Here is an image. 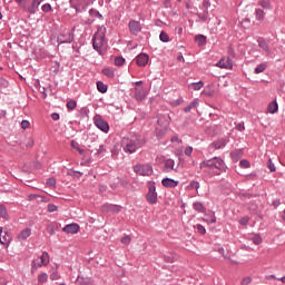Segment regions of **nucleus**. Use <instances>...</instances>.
Instances as JSON below:
<instances>
[{
    "label": "nucleus",
    "mask_w": 285,
    "mask_h": 285,
    "mask_svg": "<svg viewBox=\"0 0 285 285\" xmlns=\"http://www.w3.org/2000/svg\"><path fill=\"white\" fill-rule=\"evenodd\" d=\"M146 140L138 134L129 132L121 139V148L127 155H135L139 148H144Z\"/></svg>",
    "instance_id": "1"
},
{
    "label": "nucleus",
    "mask_w": 285,
    "mask_h": 285,
    "mask_svg": "<svg viewBox=\"0 0 285 285\" xmlns=\"http://www.w3.org/2000/svg\"><path fill=\"white\" fill-rule=\"evenodd\" d=\"M107 29L105 26H100L97 32L92 37V48L98 55H106V48L108 47V40H106Z\"/></svg>",
    "instance_id": "2"
},
{
    "label": "nucleus",
    "mask_w": 285,
    "mask_h": 285,
    "mask_svg": "<svg viewBox=\"0 0 285 285\" xmlns=\"http://www.w3.org/2000/svg\"><path fill=\"white\" fill-rule=\"evenodd\" d=\"M200 168L202 170H204V168H209V170H216L214 171V175H222V173H225L226 170V163L219 157H214L200 163Z\"/></svg>",
    "instance_id": "3"
},
{
    "label": "nucleus",
    "mask_w": 285,
    "mask_h": 285,
    "mask_svg": "<svg viewBox=\"0 0 285 285\" xmlns=\"http://www.w3.org/2000/svg\"><path fill=\"white\" fill-rule=\"evenodd\" d=\"M148 193L146 195V199L148 204L151 206H155L157 202H159L158 194H157V186L155 185V181H148L147 184Z\"/></svg>",
    "instance_id": "4"
},
{
    "label": "nucleus",
    "mask_w": 285,
    "mask_h": 285,
    "mask_svg": "<svg viewBox=\"0 0 285 285\" xmlns=\"http://www.w3.org/2000/svg\"><path fill=\"white\" fill-rule=\"evenodd\" d=\"M134 173H136V175H140V177H150L154 173L153 165L137 164L134 166Z\"/></svg>",
    "instance_id": "5"
},
{
    "label": "nucleus",
    "mask_w": 285,
    "mask_h": 285,
    "mask_svg": "<svg viewBox=\"0 0 285 285\" xmlns=\"http://www.w3.org/2000/svg\"><path fill=\"white\" fill-rule=\"evenodd\" d=\"M70 6L73 10H76V14H79L88 10L90 2L88 0H76V2L75 0H70Z\"/></svg>",
    "instance_id": "6"
},
{
    "label": "nucleus",
    "mask_w": 285,
    "mask_h": 285,
    "mask_svg": "<svg viewBox=\"0 0 285 285\" xmlns=\"http://www.w3.org/2000/svg\"><path fill=\"white\" fill-rule=\"evenodd\" d=\"M45 1L46 0H32L29 4H22V10L29 14H37L39 12V6H41V3Z\"/></svg>",
    "instance_id": "7"
},
{
    "label": "nucleus",
    "mask_w": 285,
    "mask_h": 285,
    "mask_svg": "<svg viewBox=\"0 0 285 285\" xmlns=\"http://www.w3.org/2000/svg\"><path fill=\"white\" fill-rule=\"evenodd\" d=\"M75 28H72V30L70 32H63V33H59L57 41H58V46H61L63 43H72V41H75Z\"/></svg>",
    "instance_id": "8"
},
{
    "label": "nucleus",
    "mask_w": 285,
    "mask_h": 285,
    "mask_svg": "<svg viewBox=\"0 0 285 285\" xmlns=\"http://www.w3.org/2000/svg\"><path fill=\"white\" fill-rule=\"evenodd\" d=\"M94 124L102 132H109V130H110V125H108V121L104 120L101 115H97L94 117Z\"/></svg>",
    "instance_id": "9"
},
{
    "label": "nucleus",
    "mask_w": 285,
    "mask_h": 285,
    "mask_svg": "<svg viewBox=\"0 0 285 285\" xmlns=\"http://www.w3.org/2000/svg\"><path fill=\"white\" fill-rule=\"evenodd\" d=\"M228 141H230L229 138H219L209 145V149L210 150H222V149L226 148V146L228 145Z\"/></svg>",
    "instance_id": "10"
},
{
    "label": "nucleus",
    "mask_w": 285,
    "mask_h": 285,
    "mask_svg": "<svg viewBox=\"0 0 285 285\" xmlns=\"http://www.w3.org/2000/svg\"><path fill=\"white\" fill-rule=\"evenodd\" d=\"M101 210L102 213H111L112 215H117V213H121V206L106 203L101 206Z\"/></svg>",
    "instance_id": "11"
},
{
    "label": "nucleus",
    "mask_w": 285,
    "mask_h": 285,
    "mask_svg": "<svg viewBox=\"0 0 285 285\" xmlns=\"http://www.w3.org/2000/svg\"><path fill=\"white\" fill-rule=\"evenodd\" d=\"M216 67L223 70H233V60L230 57H223L220 61L216 62Z\"/></svg>",
    "instance_id": "12"
},
{
    "label": "nucleus",
    "mask_w": 285,
    "mask_h": 285,
    "mask_svg": "<svg viewBox=\"0 0 285 285\" xmlns=\"http://www.w3.org/2000/svg\"><path fill=\"white\" fill-rule=\"evenodd\" d=\"M128 28L130 35H135V37H137V35H139V32H141L142 30L141 22L137 20H130L128 23Z\"/></svg>",
    "instance_id": "13"
},
{
    "label": "nucleus",
    "mask_w": 285,
    "mask_h": 285,
    "mask_svg": "<svg viewBox=\"0 0 285 285\" xmlns=\"http://www.w3.org/2000/svg\"><path fill=\"white\" fill-rule=\"evenodd\" d=\"M148 61H150V57L147 53H140L136 57V63L139 68L148 66Z\"/></svg>",
    "instance_id": "14"
},
{
    "label": "nucleus",
    "mask_w": 285,
    "mask_h": 285,
    "mask_svg": "<svg viewBox=\"0 0 285 285\" xmlns=\"http://www.w3.org/2000/svg\"><path fill=\"white\" fill-rule=\"evenodd\" d=\"M79 224L77 223H72V224H68L66 225L62 230L63 233H67V235H77V233H79Z\"/></svg>",
    "instance_id": "15"
},
{
    "label": "nucleus",
    "mask_w": 285,
    "mask_h": 285,
    "mask_svg": "<svg viewBox=\"0 0 285 285\" xmlns=\"http://www.w3.org/2000/svg\"><path fill=\"white\" fill-rule=\"evenodd\" d=\"M161 184L165 186V188H177V186H179V180H175L173 178H163Z\"/></svg>",
    "instance_id": "16"
},
{
    "label": "nucleus",
    "mask_w": 285,
    "mask_h": 285,
    "mask_svg": "<svg viewBox=\"0 0 285 285\" xmlns=\"http://www.w3.org/2000/svg\"><path fill=\"white\" fill-rule=\"evenodd\" d=\"M247 242H253V244H255V246H259V244H262L263 239L259 234H248Z\"/></svg>",
    "instance_id": "17"
},
{
    "label": "nucleus",
    "mask_w": 285,
    "mask_h": 285,
    "mask_svg": "<svg viewBox=\"0 0 285 285\" xmlns=\"http://www.w3.org/2000/svg\"><path fill=\"white\" fill-rule=\"evenodd\" d=\"M3 233V228H0V244H2V246H10V234H8V232L4 233L3 237L1 238V234Z\"/></svg>",
    "instance_id": "18"
},
{
    "label": "nucleus",
    "mask_w": 285,
    "mask_h": 285,
    "mask_svg": "<svg viewBox=\"0 0 285 285\" xmlns=\"http://www.w3.org/2000/svg\"><path fill=\"white\" fill-rule=\"evenodd\" d=\"M164 168L166 173H173V170H177L175 169V160L170 158L165 160Z\"/></svg>",
    "instance_id": "19"
},
{
    "label": "nucleus",
    "mask_w": 285,
    "mask_h": 285,
    "mask_svg": "<svg viewBox=\"0 0 285 285\" xmlns=\"http://www.w3.org/2000/svg\"><path fill=\"white\" fill-rule=\"evenodd\" d=\"M258 48H262L264 52H271V48L268 47V42L264 38L257 39Z\"/></svg>",
    "instance_id": "20"
},
{
    "label": "nucleus",
    "mask_w": 285,
    "mask_h": 285,
    "mask_svg": "<svg viewBox=\"0 0 285 285\" xmlns=\"http://www.w3.org/2000/svg\"><path fill=\"white\" fill-rule=\"evenodd\" d=\"M135 99L137 101H144L146 99V92L141 88H136L135 89Z\"/></svg>",
    "instance_id": "21"
},
{
    "label": "nucleus",
    "mask_w": 285,
    "mask_h": 285,
    "mask_svg": "<svg viewBox=\"0 0 285 285\" xmlns=\"http://www.w3.org/2000/svg\"><path fill=\"white\" fill-rule=\"evenodd\" d=\"M57 230H59V223H50L49 225H47V233L49 235H55Z\"/></svg>",
    "instance_id": "22"
},
{
    "label": "nucleus",
    "mask_w": 285,
    "mask_h": 285,
    "mask_svg": "<svg viewBox=\"0 0 285 285\" xmlns=\"http://www.w3.org/2000/svg\"><path fill=\"white\" fill-rule=\"evenodd\" d=\"M32 235V229L30 227H27L26 229L21 230V233L18 235V239H28Z\"/></svg>",
    "instance_id": "23"
},
{
    "label": "nucleus",
    "mask_w": 285,
    "mask_h": 285,
    "mask_svg": "<svg viewBox=\"0 0 285 285\" xmlns=\"http://www.w3.org/2000/svg\"><path fill=\"white\" fill-rule=\"evenodd\" d=\"M267 110L268 112H271V115H275V112L279 110V105H277V100L269 102Z\"/></svg>",
    "instance_id": "24"
},
{
    "label": "nucleus",
    "mask_w": 285,
    "mask_h": 285,
    "mask_svg": "<svg viewBox=\"0 0 285 285\" xmlns=\"http://www.w3.org/2000/svg\"><path fill=\"white\" fill-rule=\"evenodd\" d=\"M255 17H256V21H264L265 17H266V13L264 12V9H259V8H256L255 9Z\"/></svg>",
    "instance_id": "25"
},
{
    "label": "nucleus",
    "mask_w": 285,
    "mask_h": 285,
    "mask_svg": "<svg viewBox=\"0 0 285 285\" xmlns=\"http://www.w3.org/2000/svg\"><path fill=\"white\" fill-rule=\"evenodd\" d=\"M258 6L263 8V10H273V4L271 0H258Z\"/></svg>",
    "instance_id": "26"
},
{
    "label": "nucleus",
    "mask_w": 285,
    "mask_h": 285,
    "mask_svg": "<svg viewBox=\"0 0 285 285\" xmlns=\"http://www.w3.org/2000/svg\"><path fill=\"white\" fill-rule=\"evenodd\" d=\"M39 261L43 266H48V264H50V255L47 252H43L40 255Z\"/></svg>",
    "instance_id": "27"
},
{
    "label": "nucleus",
    "mask_w": 285,
    "mask_h": 285,
    "mask_svg": "<svg viewBox=\"0 0 285 285\" xmlns=\"http://www.w3.org/2000/svg\"><path fill=\"white\" fill-rule=\"evenodd\" d=\"M267 68H268V63L263 62L256 66V68L254 69V72L255 75H262V72H264Z\"/></svg>",
    "instance_id": "28"
},
{
    "label": "nucleus",
    "mask_w": 285,
    "mask_h": 285,
    "mask_svg": "<svg viewBox=\"0 0 285 285\" xmlns=\"http://www.w3.org/2000/svg\"><path fill=\"white\" fill-rule=\"evenodd\" d=\"M193 208L197 213H206V207L204 206V204L202 202H195L193 204Z\"/></svg>",
    "instance_id": "29"
},
{
    "label": "nucleus",
    "mask_w": 285,
    "mask_h": 285,
    "mask_svg": "<svg viewBox=\"0 0 285 285\" xmlns=\"http://www.w3.org/2000/svg\"><path fill=\"white\" fill-rule=\"evenodd\" d=\"M102 75H105V77H108L109 79H115V68H105L102 69Z\"/></svg>",
    "instance_id": "30"
},
{
    "label": "nucleus",
    "mask_w": 285,
    "mask_h": 285,
    "mask_svg": "<svg viewBox=\"0 0 285 285\" xmlns=\"http://www.w3.org/2000/svg\"><path fill=\"white\" fill-rule=\"evenodd\" d=\"M89 17H95L96 19H100V21H104V14H101L99 10L94 8L89 10Z\"/></svg>",
    "instance_id": "31"
},
{
    "label": "nucleus",
    "mask_w": 285,
    "mask_h": 285,
    "mask_svg": "<svg viewBox=\"0 0 285 285\" xmlns=\"http://www.w3.org/2000/svg\"><path fill=\"white\" fill-rule=\"evenodd\" d=\"M0 219H10V216L8 215V209L4 205H0Z\"/></svg>",
    "instance_id": "32"
},
{
    "label": "nucleus",
    "mask_w": 285,
    "mask_h": 285,
    "mask_svg": "<svg viewBox=\"0 0 285 285\" xmlns=\"http://www.w3.org/2000/svg\"><path fill=\"white\" fill-rule=\"evenodd\" d=\"M97 90L98 92H101L102 95L108 92V86L104 83L102 81L97 82Z\"/></svg>",
    "instance_id": "33"
},
{
    "label": "nucleus",
    "mask_w": 285,
    "mask_h": 285,
    "mask_svg": "<svg viewBox=\"0 0 285 285\" xmlns=\"http://www.w3.org/2000/svg\"><path fill=\"white\" fill-rule=\"evenodd\" d=\"M70 146H71V148H73V150H77L79 153V155L86 154V150H83L82 148L79 147V142L71 140Z\"/></svg>",
    "instance_id": "34"
},
{
    "label": "nucleus",
    "mask_w": 285,
    "mask_h": 285,
    "mask_svg": "<svg viewBox=\"0 0 285 285\" xmlns=\"http://www.w3.org/2000/svg\"><path fill=\"white\" fill-rule=\"evenodd\" d=\"M126 65V58L118 56L115 58V66H117L118 68H121V66Z\"/></svg>",
    "instance_id": "35"
},
{
    "label": "nucleus",
    "mask_w": 285,
    "mask_h": 285,
    "mask_svg": "<svg viewBox=\"0 0 285 285\" xmlns=\"http://www.w3.org/2000/svg\"><path fill=\"white\" fill-rule=\"evenodd\" d=\"M195 41L198 43V46H204L206 43V36L198 35L195 37Z\"/></svg>",
    "instance_id": "36"
},
{
    "label": "nucleus",
    "mask_w": 285,
    "mask_h": 285,
    "mask_svg": "<svg viewBox=\"0 0 285 285\" xmlns=\"http://www.w3.org/2000/svg\"><path fill=\"white\" fill-rule=\"evenodd\" d=\"M159 40L163 43H168L170 41V37H168V33H166L165 31H161L159 35Z\"/></svg>",
    "instance_id": "37"
},
{
    "label": "nucleus",
    "mask_w": 285,
    "mask_h": 285,
    "mask_svg": "<svg viewBox=\"0 0 285 285\" xmlns=\"http://www.w3.org/2000/svg\"><path fill=\"white\" fill-rule=\"evenodd\" d=\"M190 87L193 90H202L204 88V81L193 82Z\"/></svg>",
    "instance_id": "38"
},
{
    "label": "nucleus",
    "mask_w": 285,
    "mask_h": 285,
    "mask_svg": "<svg viewBox=\"0 0 285 285\" xmlns=\"http://www.w3.org/2000/svg\"><path fill=\"white\" fill-rule=\"evenodd\" d=\"M38 282H39V284H46V282H48V274L47 273H41L38 276Z\"/></svg>",
    "instance_id": "39"
},
{
    "label": "nucleus",
    "mask_w": 285,
    "mask_h": 285,
    "mask_svg": "<svg viewBox=\"0 0 285 285\" xmlns=\"http://www.w3.org/2000/svg\"><path fill=\"white\" fill-rule=\"evenodd\" d=\"M41 266H43V264H41L39 258L32 261V269L37 271V268H41Z\"/></svg>",
    "instance_id": "40"
},
{
    "label": "nucleus",
    "mask_w": 285,
    "mask_h": 285,
    "mask_svg": "<svg viewBox=\"0 0 285 285\" xmlns=\"http://www.w3.org/2000/svg\"><path fill=\"white\" fill-rule=\"evenodd\" d=\"M204 222L207 224H217V217L215 216V213H213L210 218H204Z\"/></svg>",
    "instance_id": "41"
},
{
    "label": "nucleus",
    "mask_w": 285,
    "mask_h": 285,
    "mask_svg": "<svg viewBox=\"0 0 285 285\" xmlns=\"http://www.w3.org/2000/svg\"><path fill=\"white\" fill-rule=\"evenodd\" d=\"M67 108L68 110H75V108H77V101L75 100L67 101Z\"/></svg>",
    "instance_id": "42"
},
{
    "label": "nucleus",
    "mask_w": 285,
    "mask_h": 285,
    "mask_svg": "<svg viewBox=\"0 0 285 285\" xmlns=\"http://www.w3.org/2000/svg\"><path fill=\"white\" fill-rule=\"evenodd\" d=\"M42 12H52V6L50 3H45L41 6Z\"/></svg>",
    "instance_id": "43"
},
{
    "label": "nucleus",
    "mask_w": 285,
    "mask_h": 285,
    "mask_svg": "<svg viewBox=\"0 0 285 285\" xmlns=\"http://www.w3.org/2000/svg\"><path fill=\"white\" fill-rule=\"evenodd\" d=\"M47 186H49V188H55V186H57V179L55 178H48L47 179Z\"/></svg>",
    "instance_id": "44"
},
{
    "label": "nucleus",
    "mask_w": 285,
    "mask_h": 285,
    "mask_svg": "<svg viewBox=\"0 0 285 285\" xmlns=\"http://www.w3.org/2000/svg\"><path fill=\"white\" fill-rule=\"evenodd\" d=\"M184 154L186 155V157L191 158L193 157V146H187L184 150Z\"/></svg>",
    "instance_id": "45"
},
{
    "label": "nucleus",
    "mask_w": 285,
    "mask_h": 285,
    "mask_svg": "<svg viewBox=\"0 0 285 285\" xmlns=\"http://www.w3.org/2000/svg\"><path fill=\"white\" fill-rule=\"evenodd\" d=\"M189 188H193L194 190H199V181L191 180L189 184Z\"/></svg>",
    "instance_id": "46"
},
{
    "label": "nucleus",
    "mask_w": 285,
    "mask_h": 285,
    "mask_svg": "<svg viewBox=\"0 0 285 285\" xmlns=\"http://www.w3.org/2000/svg\"><path fill=\"white\" fill-rule=\"evenodd\" d=\"M239 167L240 168H250V163H248V160L243 159L239 161Z\"/></svg>",
    "instance_id": "47"
},
{
    "label": "nucleus",
    "mask_w": 285,
    "mask_h": 285,
    "mask_svg": "<svg viewBox=\"0 0 285 285\" xmlns=\"http://www.w3.org/2000/svg\"><path fill=\"white\" fill-rule=\"evenodd\" d=\"M48 213H57L58 207L55 204H49L47 207Z\"/></svg>",
    "instance_id": "48"
},
{
    "label": "nucleus",
    "mask_w": 285,
    "mask_h": 285,
    "mask_svg": "<svg viewBox=\"0 0 285 285\" xmlns=\"http://www.w3.org/2000/svg\"><path fill=\"white\" fill-rule=\"evenodd\" d=\"M267 167H268V169H269L271 173H275L276 167H275V164L273 163L272 159H269V160L267 161Z\"/></svg>",
    "instance_id": "49"
},
{
    "label": "nucleus",
    "mask_w": 285,
    "mask_h": 285,
    "mask_svg": "<svg viewBox=\"0 0 285 285\" xmlns=\"http://www.w3.org/2000/svg\"><path fill=\"white\" fill-rule=\"evenodd\" d=\"M197 232H198L200 235H206V227H204V225H202V224H198V225H197Z\"/></svg>",
    "instance_id": "50"
},
{
    "label": "nucleus",
    "mask_w": 285,
    "mask_h": 285,
    "mask_svg": "<svg viewBox=\"0 0 285 285\" xmlns=\"http://www.w3.org/2000/svg\"><path fill=\"white\" fill-rule=\"evenodd\" d=\"M121 244H124L125 246H128V244H130V242H131V238H130V236H125V237H122L121 238Z\"/></svg>",
    "instance_id": "51"
},
{
    "label": "nucleus",
    "mask_w": 285,
    "mask_h": 285,
    "mask_svg": "<svg viewBox=\"0 0 285 285\" xmlns=\"http://www.w3.org/2000/svg\"><path fill=\"white\" fill-rule=\"evenodd\" d=\"M21 128H22V130H28V128H30V121L22 120L21 121Z\"/></svg>",
    "instance_id": "52"
},
{
    "label": "nucleus",
    "mask_w": 285,
    "mask_h": 285,
    "mask_svg": "<svg viewBox=\"0 0 285 285\" xmlns=\"http://www.w3.org/2000/svg\"><path fill=\"white\" fill-rule=\"evenodd\" d=\"M248 222H249L248 217H243V218L239 219V225L240 226H247Z\"/></svg>",
    "instance_id": "53"
},
{
    "label": "nucleus",
    "mask_w": 285,
    "mask_h": 285,
    "mask_svg": "<svg viewBox=\"0 0 285 285\" xmlns=\"http://www.w3.org/2000/svg\"><path fill=\"white\" fill-rule=\"evenodd\" d=\"M106 153V147L104 145H100L97 149L96 155H104Z\"/></svg>",
    "instance_id": "54"
},
{
    "label": "nucleus",
    "mask_w": 285,
    "mask_h": 285,
    "mask_svg": "<svg viewBox=\"0 0 285 285\" xmlns=\"http://www.w3.org/2000/svg\"><path fill=\"white\" fill-rule=\"evenodd\" d=\"M250 282H253V278H250V276H247V277L243 278L242 285H248V284H250Z\"/></svg>",
    "instance_id": "55"
},
{
    "label": "nucleus",
    "mask_w": 285,
    "mask_h": 285,
    "mask_svg": "<svg viewBox=\"0 0 285 285\" xmlns=\"http://www.w3.org/2000/svg\"><path fill=\"white\" fill-rule=\"evenodd\" d=\"M175 32H176V35L181 36V35H184V28L181 26H177L175 28Z\"/></svg>",
    "instance_id": "56"
},
{
    "label": "nucleus",
    "mask_w": 285,
    "mask_h": 285,
    "mask_svg": "<svg viewBox=\"0 0 285 285\" xmlns=\"http://www.w3.org/2000/svg\"><path fill=\"white\" fill-rule=\"evenodd\" d=\"M236 128L239 130V132H243V130H246V127L244 126V122H238L236 125Z\"/></svg>",
    "instance_id": "57"
},
{
    "label": "nucleus",
    "mask_w": 285,
    "mask_h": 285,
    "mask_svg": "<svg viewBox=\"0 0 285 285\" xmlns=\"http://www.w3.org/2000/svg\"><path fill=\"white\" fill-rule=\"evenodd\" d=\"M189 106H191V108H197V106H199V100L198 99H195L193 100Z\"/></svg>",
    "instance_id": "58"
},
{
    "label": "nucleus",
    "mask_w": 285,
    "mask_h": 285,
    "mask_svg": "<svg viewBox=\"0 0 285 285\" xmlns=\"http://www.w3.org/2000/svg\"><path fill=\"white\" fill-rule=\"evenodd\" d=\"M27 148H32L35 146V140L32 138H29L28 142L26 144Z\"/></svg>",
    "instance_id": "59"
},
{
    "label": "nucleus",
    "mask_w": 285,
    "mask_h": 285,
    "mask_svg": "<svg viewBox=\"0 0 285 285\" xmlns=\"http://www.w3.org/2000/svg\"><path fill=\"white\" fill-rule=\"evenodd\" d=\"M203 8H205L206 10H208V8H210V1L204 0V1H203Z\"/></svg>",
    "instance_id": "60"
},
{
    "label": "nucleus",
    "mask_w": 285,
    "mask_h": 285,
    "mask_svg": "<svg viewBox=\"0 0 285 285\" xmlns=\"http://www.w3.org/2000/svg\"><path fill=\"white\" fill-rule=\"evenodd\" d=\"M51 119L53 121H59V114H57V112L51 114Z\"/></svg>",
    "instance_id": "61"
},
{
    "label": "nucleus",
    "mask_w": 285,
    "mask_h": 285,
    "mask_svg": "<svg viewBox=\"0 0 285 285\" xmlns=\"http://www.w3.org/2000/svg\"><path fill=\"white\" fill-rule=\"evenodd\" d=\"M165 262H167L168 264H173V262H175V258H173L171 256H165Z\"/></svg>",
    "instance_id": "62"
},
{
    "label": "nucleus",
    "mask_w": 285,
    "mask_h": 285,
    "mask_svg": "<svg viewBox=\"0 0 285 285\" xmlns=\"http://www.w3.org/2000/svg\"><path fill=\"white\" fill-rule=\"evenodd\" d=\"M190 110H193V106L188 105V106L185 108V112H190Z\"/></svg>",
    "instance_id": "63"
},
{
    "label": "nucleus",
    "mask_w": 285,
    "mask_h": 285,
    "mask_svg": "<svg viewBox=\"0 0 285 285\" xmlns=\"http://www.w3.org/2000/svg\"><path fill=\"white\" fill-rule=\"evenodd\" d=\"M50 279H51L52 282L57 281V274H51V275H50Z\"/></svg>",
    "instance_id": "64"
}]
</instances>
